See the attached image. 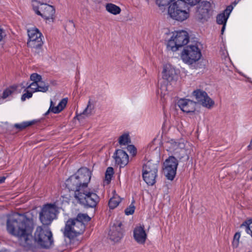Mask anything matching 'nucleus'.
<instances>
[{
    "label": "nucleus",
    "mask_w": 252,
    "mask_h": 252,
    "mask_svg": "<svg viewBox=\"0 0 252 252\" xmlns=\"http://www.w3.org/2000/svg\"><path fill=\"white\" fill-rule=\"evenodd\" d=\"M6 226L8 232L18 238L19 245L28 250L39 247L47 249L53 243L52 232L45 226L37 227L33 237V220L24 215L16 214L10 217Z\"/></svg>",
    "instance_id": "obj_1"
},
{
    "label": "nucleus",
    "mask_w": 252,
    "mask_h": 252,
    "mask_svg": "<svg viewBox=\"0 0 252 252\" xmlns=\"http://www.w3.org/2000/svg\"><path fill=\"white\" fill-rule=\"evenodd\" d=\"M85 229V225L75 219L68 220L65 224L63 234L65 237L69 239H73L82 234Z\"/></svg>",
    "instance_id": "obj_2"
},
{
    "label": "nucleus",
    "mask_w": 252,
    "mask_h": 252,
    "mask_svg": "<svg viewBox=\"0 0 252 252\" xmlns=\"http://www.w3.org/2000/svg\"><path fill=\"white\" fill-rule=\"evenodd\" d=\"M32 8L35 13L41 16L45 20H52L53 22L55 19V9L54 6L46 3L40 2L37 0H32Z\"/></svg>",
    "instance_id": "obj_3"
},
{
    "label": "nucleus",
    "mask_w": 252,
    "mask_h": 252,
    "mask_svg": "<svg viewBox=\"0 0 252 252\" xmlns=\"http://www.w3.org/2000/svg\"><path fill=\"white\" fill-rule=\"evenodd\" d=\"M58 213V207L55 203L45 204L39 213L40 220L44 225H48L56 218Z\"/></svg>",
    "instance_id": "obj_4"
},
{
    "label": "nucleus",
    "mask_w": 252,
    "mask_h": 252,
    "mask_svg": "<svg viewBox=\"0 0 252 252\" xmlns=\"http://www.w3.org/2000/svg\"><path fill=\"white\" fill-rule=\"evenodd\" d=\"M184 6V1L181 0H177L173 2L168 7V13L170 16L178 21L182 22L186 20L189 17V13L183 9Z\"/></svg>",
    "instance_id": "obj_5"
},
{
    "label": "nucleus",
    "mask_w": 252,
    "mask_h": 252,
    "mask_svg": "<svg viewBox=\"0 0 252 252\" xmlns=\"http://www.w3.org/2000/svg\"><path fill=\"white\" fill-rule=\"evenodd\" d=\"M201 57L200 50L197 44L189 45L184 48L181 54V58L186 63L191 64L198 61Z\"/></svg>",
    "instance_id": "obj_6"
},
{
    "label": "nucleus",
    "mask_w": 252,
    "mask_h": 252,
    "mask_svg": "<svg viewBox=\"0 0 252 252\" xmlns=\"http://www.w3.org/2000/svg\"><path fill=\"white\" fill-rule=\"evenodd\" d=\"M158 165L151 160H149L143 166V178L145 182L149 185L153 186L156 183L157 176Z\"/></svg>",
    "instance_id": "obj_7"
},
{
    "label": "nucleus",
    "mask_w": 252,
    "mask_h": 252,
    "mask_svg": "<svg viewBox=\"0 0 252 252\" xmlns=\"http://www.w3.org/2000/svg\"><path fill=\"white\" fill-rule=\"evenodd\" d=\"M28 32L29 38L27 42L28 46L31 48L35 53L39 54L41 51L43 44L41 38L42 33L36 28L29 30Z\"/></svg>",
    "instance_id": "obj_8"
},
{
    "label": "nucleus",
    "mask_w": 252,
    "mask_h": 252,
    "mask_svg": "<svg viewBox=\"0 0 252 252\" xmlns=\"http://www.w3.org/2000/svg\"><path fill=\"white\" fill-rule=\"evenodd\" d=\"M76 199L79 203L89 207H95L99 201V197L95 193L88 190L87 188L84 189L80 194L77 193Z\"/></svg>",
    "instance_id": "obj_9"
},
{
    "label": "nucleus",
    "mask_w": 252,
    "mask_h": 252,
    "mask_svg": "<svg viewBox=\"0 0 252 252\" xmlns=\"http://www.w3.org/2000/svg\"><path fill=\"white\" fill-rule=\"evenodd\" d=\"M178 160L173 156H170L164 162L163 173L167 179L173 180L176 175Z\"/></svg>",
    "instance_id": "obj_10"
},
{
    "label": "nucleus",
    "mask_w": 252,
    "mask_h": 252,
    "mask_svg": "<svg viewBox=\"0 0 252 252\" xmlns=\"http://www.w3.org/2000/svg\"><path fill=\"white\" fill-rule=\"evenodd\" d=\"M211 4L209 1H203L199 4L195 14L198 21L204 23L209 18L211 10Z\"/></svg>",
    "instance_id": "obj_11"
},
{
    "label": "nucleus",
    "mask_w": 252,
    "mask_h": 252,
    "mask_svg": "<svg viewBox=\"0 0 252 252\" xmlns=\"http://www.w3.org/2000/svg\"><path fill=\"white\" fill-rule=\"evenodd\" d=\"M192 95L197 100L196 103L201 104L203 106L211 108L214 105V101L211 99L204 91L196 90L193 92Z\"/></svg>",
    "instance_id": "obj_12"
},
{
    "label": "nucleus",
    "mask_w": 252,
    "mask_h": 252,
    "mask_svg": "<svg viewBox=\"0 0 252 252\" xmlns=\"http://www.w3.org/2000/svg\"><path fill=\"white\" fill-rule=\"evenodd\" d=\"M122 226V222L116 220L110 226L108 235L111 241L118 242L122 239L123 236V230Z\"/></svg>",
    "instance_id": "obj_13"
},
{
    "label": "nucleus",
    "mask_w": 252,
    "mask_h": 252,
    "mask_svg": "<svg viewBox=\"0 0 252 252\" xmlns=\"http://www.w3.org/2000/svg\"><path fill=\"white\" fill-rule=\"evenodd\" d=\"M66 187L69 190L74 191V197L76 198L77 196V193L80 194L81 192L84 190V188L79 182L77 177L74 175L71 176L65 182Z\"/></svg>",
    "instance_id": "obj_14"
},
{
    "label": "nucleus",
    "mask_w": 252,
    "mask_h": 252,
    "mask_svg": "<svg viewBox=\"0 0 252 252\" xmlns=\"http://www.w3.org/2000/svg\"><path fill=\"white\" fill-rule=\"evenodd\" d=\"M74 175L84 189H86L91 178V173L89 169L86 167L80 168Z\"/></svg>",
    "instance_id": "obj_15"
},
{
    "label": "nucleus",
    "mask_w": 252,
    "mask_h": 252,
    "mask_svg": "<svg viewBox=\"0 0 252 252\" xmlns=\"http://www.w3.org/2000/svg\"><path fill=\"white\" fill-rule=\"evenodd\" d=\"M196 102L188 99H181L178 102V105L184 112L193 113L195 110Z\"/></svg>",
    "instance_id": "obj_16"
},
{
    "label": "nucleus",
    "mask_w": 252,
    "mask_h": 252,
    "mask_svg": "<svg viewBox=\"0 0 252 252\" xmlns=\"http://www.w3.org/2000/svg\"><path fill=\"white\" fill-rule=\"evenodd\" d=\"M162 74V78L169 82L175 81L177 77L175 68L169 64L164 65Z\"/></svg>",
    "instance_id": "obj_17"
},
{
    "label": "nucleus",
    "mask_w": 252,
    "mask_h": 252,
    "mask_svg": "<svg viewBox=\"0 0 252 252\" xmlns=\"http://www.w3.org/2000/svg\"><path fill=\"white\" fill-rule=\"evenodd\" d=\"M172 144L173 148L175 150H177L175 154L179 159V160L187 162L189 159V156L187 154L186 150L184 149V144L183 143L173 142L172 143Z\"/></svg>",
    "instance_id": "obj_18"
},
{
    "label": "nucleus",
    "mask_w": 252,
    "mask_h": 252,
    "mask_svg": "<svg viewBox=\"0 0 252 252\" xmlns=\"http://www.w3.org/2000/svg\"><path fill=\"white\" fill-rule=\"evenodd\" d=\"M173 36H174L176 41L177 45L179 47L186 45L189 42V37L188 33L185 31L176 32L173 33Z\"/></svg>",
    "instance_id": "obj_19"
},
{
    "label": "nucleus",
    "mask_w": 252,
    "mask_h": 252,
    "mask_svg": "<svg viewBox=\"0 0 252 252\" xmlns=\"http://www.w3.org/2000/svg\"><path fill=\"white\" fill-rule=\"evenodd\" d=\"M133 236L139 244H144L147 239V234L144 230V225L137 226L133 231Z\"/></svg>",
    "instance_id": "obj_20"
},
{
    "label": "nucleus",
    "mask_w": 252,
    "mask_h": 252,
    "mask_svg": "<svg viewBox=\"0 0 252 252\" xmlns=\"http://www.w3.org/2000/svg\"><path fill=\"white\" fill-rule=\"evenodd\" d=\"M114 158L116 163L120 165L121 166L126 165L128 162V156L126 152L122 150L116 151Z\"/></svg>",
    "instance_id": "obj_21"
},
{
    "label": "nucleus",
    "mask_w": 252,
    "mask_h": 252,
    "mask_svg": "<svg viewBox=\"0 0 252 252\" xmlns=\"http://www.w3.org/2000/svg\"><path fill=\"white\" fill-rule=\"evenodd\" d=\"M233 8V6L230 5L226 7L222 13L218 15L217 17V23L220 25L226 24L227 20Z\"/></svg>",
    "instance_id": "obj_22"
},
{
    "label": "nucleus",
    "mask_w": 252,
    "mask_h": 252,
    "mask_svg": "<svg viewBox=\"0 0 252 252\" xmlns=\"http://www.w3.org/2000/svg\"><path fill=\"white\" fill-rule=\"evenodd\" d=\"M94 108V104L90 99L88 101V104L86 108L84 111L80 113L79 114L77 113L76 116L75 118H77L78 120H80L82 118H84L83 115H85L87 117L90 116L92 114V111Z\"/></svg>",
    "instance_id": "obj_23"
},
{
    "label": "nucleus",
    "mask_w": 252,
    "mask_h": 252,
    "mask_svg": "<svg viewBox=\"0 0 252 252\" xmlns=\"http://www.w3.org/2000/svg\"><path fill=\"white\" fill-rule=\"evenodd\" d=\"M121 201V198L117 195H114L111 198L109 201V207L110 209H113L115 208Z\"/></svg>",
    "instance_id": "obj_24"
},
{
    "label": "nucleus",
    "mask_w": 252,
    "mask_h": 252,
    "mask_svg": "<svg viewBox=\"0 0 252 252\" xmlns=\"http://www.w3.org/2000/svg\"><path fill=\"white\" fill-rule=\"evenodd\" d=\"M106 9L109 12L114 15L119 14L121 11V8L119 6L112 3L107 4Z\"/></svg>",
    "instance_id": "obj_25"
},
{
    "label": "nucleus",
    "mask_w": 252,
    "mask_h": 252,
    "mask_svg": "<svg viewBox=\"0 0 252 252\" xmlns=\"http://www.w3.org/2000/svg\"><path fill=\"white\" fill-rule=\"evenodd\" d=\"M179 48L177 45L176 41L173 35L171 37L170 39L168 40L167 44V48L168 50H170L173 52L176 51Z\"/></svg>",
    "instance_id": "obj_26"
},
{
    "label": "nucleus",
    "mask_w": 252,
    "mask_h": 252,
    "mask_svg": "<svg viewBox=\"0 0 252 252\" xmlns=\"http://www.w3.org/2000/svg\"><path fill=\"white\" fill-rule=\"evenodd\" d=\"M35 122V121H32L30 122H23L21 124H16L14 125V127L20 130H23L27 127L34 124Z\"/></svg>",
    "instance_id": "obj_27"
},
{
    "label": "nucleus",
    "mask_w": 252,
    "mask_h": 252,
    "mask_svg": "<svg viewBox=\"0 0 252 252\" xmlns=\"http://www.w3.org/2000/svg\"><path fill=\"white\" fill-rule=\"evenodd\" d=\"M38 90H37V91H38V92L45 93L48 91L49 85L48 83H46L41 80L40 81L38 82Z\"/></svg>",
    "instance_id": "obj_28"
},
{
    "label": "nucleus",
    "mask_w": 252,
    "mask_h": 252,
    "mask_svg": "<svg viewBox=\"0 0 252 252\" xmlns=\"http://www.w3.org/2000/svg\"><path fill=\"white\" fill-rule=\"evenodd\" d=\"M114 174V169L111 167H109L107 168L105 172V181L107 182V184H108L111 180V178Z\"/></svg>",
    "instance_id": "obj_29"
},
{
    "label": "nucleus",
    "mask_w": 252,
    "mask_h": 252,
    "mask_svg": "<svg viewBox=\"0 0 252 252\" xmlns=\"http://www.w3.org/2000/svg\"><path fill=\"white\" fill-rule=\"evenodd\" d=\"M119 143L120 145H126L130 143V140L129 135L127 134H124L121 135L119 139Z\"/></svg>",
    "instance_id": "obj_30"
},
{
    "label": "nucleus",
    "mask_w": 252,
    "mask_h": 252,
    "mask_svg": "<svg viewBox=\"0 0 252 252\" xmlns=\"http://www.w3.org/2000/svg\"><path fill=\"white\" fill-rule=\"evenodd\" d=\"M177 0H157L156 3L159 7L166 6L170 5Z\"/></svg>",
    "instance_id": "obj_31"
},
{
    "label": "nucleus",
    "mask_w": 252,
    "mask_h": 252,
    "mask_svg": "<svg viewBox=\"0 0 252 252\" xmlns=\"http://www.w3.org/2000/svg\"><path fill=\"white\" fill-rule=\"evenodd\" d=\"M75 219L85 223V222H88L91 218L87 214H79L77 215Z\"/></svg>",
    "instance_id": "obj_32"
},
{
    "label": "nucleus",
    "mask_w": 252,
    "mask_h": 252,
    "mask_svg": "<svg viewBox=\"0 0 252 252\" xmlns=\"http://www.w3.org/2000/svg\"><path fill=\"white\" fill-rule=\"evenodd\" d=\"M17 88V86H12L10 88H9L6 89L3 93L2 98L3 99L7 97L9 95H10L13 92L16 91Z\"/></svg>",
    "instance_id": "obj_33"
},
{
    "label": "nucleus",
    "mask_w": 252,
    "mask_h": 252,
    "mask_svg": "<svg viewBox=\"0 0 252 252\" xmlns=\"http://www.w3.org/2000/svg\"><path fill=\"white\" fill-rule=\"evenodd\" d=\"M240 238V232H236L234 236L233 241L232 242V246L234 248H236L238 247Z\"/></svg>",
    "instance_id": "obj_34"
},
{
    "label": "nucleus",
    "mask_w": 252,
    "mask_h": 252,
    "mask_svg": "<svg viewBox=\"0 0 252 252\" xmlns=\"http://www.w3.org/2000/svg\"><path fill=\"white\" fill-rule=\"evenodd\" d=\"M30 79L33 81V82H36V83H38L42 80V77L37 73H34L31 75Z\"/></svg>",
    "instance_id": "obj_35"
},
{
    "label": "nucleus",
    "mask_w": 252,
    "mask_h": 252,
    "mask_svg": "<svg viewBox=\"0 0 252 252\" xmlns=\"http://www.w3.org/2000/svg\"><path fill=\"white\" fill-rule=\"evenodd\" d=\"M133 201L131 204L126 209L125 213L126 215H132L134 213L135 210V206L133 205Z\"/></svg>",
    "instance_id": "obj_36"
},
{
    "label": "nucleus",
    "mask_w": 252,
    "mask_h": 252,
    "mask_svg": "<svg viewBox=\"0 0 252 252\" xmlns=\"http://www.w3.org/2000/svg\"><path fill=\"white\" fill-rule=\"evenodd\" d=\"M29 88L33 90V92H38V91H37V90H38V83L36 82L32 83L27 88V89Z\"/></svg>",
    "instance_id": "obj_37"
},
{
    "label": "nucleus",
    "mask_w": 252,
    "mask_h": 252,
    "mask_svg": "<svg viewBox=\"0 0 252 252\" xmlns=\"http://www.w3.org/2000/svg\"><path fill=\"white\" fill-rule=\"evenodd\" d=\"M49 110H51V112L57 114L60 113L63 110V107L60 108V107L58 105L57 106H54V107L49 108Z\"/></svg>",
    "instance_id": "obj_38"
},
{
    "label": "nucleus",
    "mask_w": 252,
    "mask_h": 252,
    "mask_svg": "<svg viewBox=\"0 0 252 252\" xmlns=\"http://www.w3.org/2000/svg\"><path fill=\"white\" fill-rule=\"evenodd\" d=\"M26 91V93L24 94L21 97V99L22 101H25L27 98H29L32 97V93L30 92L29 91L25 90Z\"/></svg>",
    "instance_id": "obj_39"
},
{
    "label": "nucleus",
    "mask_w": 252,
    "mask_h": 252,
    "mask_svg": "<svg viewBox=\"0 0 252 252\" xmlns=\"http://www.w3.org/2000/svg\"><path fill=\"white\" fill-rule=\"evenodd\" d=\"M128 151L133 155H135L136 154V150L133 145H128L127 147Z\"/></svg>",
    "instance_id": "obj_40"
},
{
    "label": "nucleus",
    "mask_w": 252,
    "mask_h": 252,
    "mask_svg": "<svg viewBox=\"0 0 252 252\" xmlns=\"http://www.w3.org/2000/svg\"><path fill=\"white\" fill-rule=\"evenodd\" d=\"M67 102V100L66 98H63V99L61 102L59 103L58 105L60 107V108L63 107V110L64 109V108L65 107L66 104Z\"/></svg>",
    "instance_id": "obj_41"
},
{
    "label": "nucleus",
    "mask_w": 252,
    "mask_h": 252,
    "mask_svg": "<svg viewBox=\"0 0 252 252\" xmlns=\"http://www.w3.org/2000/svg\"><path fill=\"white\" fill-rule=\"evenodd\" d=\"M6 34L4 31L0 28V41H2V40L5 37Z\"/></svg>",
    "instance_id": "obj_42"
},
{
    "label": "nucleus",
    "mask_w": 252,
    "mask_h": 252,
    "mask_svg": "<svg viewBox=\"0 0 252 252\" xmlns=\"http://www.w3.org/2000/svg\"><path fill=\"white\" fill-rule=\"evenodd\" d=\"M5 180V177L4 176L0 177V183L4 182Z\"/></svg>",
    "instance_id": "obj_43"
},
{
    "label": "nucleus",
    "mask_w": 252,
    "mask_h": 252,
    "mask_svg": "<svg viewBox=\"0 0 252 252\" xmlns=\"http://www.w3.org/2000/svg\"><path fill=\"white\" fill-rule=\"evenodd\" d=\"M225 25L226 24H222L223 26H222V29L221 30V34L223 33V32H224V31L225 30Z\"/></svg>",
    "instance_id": "obj_44"
},
{
    "label": "nucleus",
    "mask_w": 252,
    "mask_h": 252,
    "mask_svg": "<svg viewBox=\"0 0 252 252\" xmlns=\"http://www.w3.org/2000/svg\"><path fill=\"white\" fill-rule=\"evenodd\" d=\"M249 150H252V139L251 140L250 145L248 146Z\"/></svg>",
    "instance_id": "obj_45"
},
{
    "label": "nucleus",
    "mask_w": 252,
    "mask_h": 252,
    "mask_svg": "<svg viewBox=\"0 0 252 252\" xmlns=\"http://www.w3.org/2000/svg\"><path fill=\"white\" fill-rule=\"evenodd\" d=\"M54 103L53 102L52 100H51L50 101V108H52V107H54Z\"/></svg>",
    "instance_id": "obj_46"
},
{
    "label": "nucleus",
    "mask_w": 252,
    "mask_h": 252,
    "mask_svg": "<svg viewBox=\"0 0 252 252\" xmlns=\"http://www.w3.org/2000/svg\"><path fill=\"white\" fill-rule=\"evenodd\" d=\"M51 111V110H49V109L48 110V111L45 113V115H47L48 114H49V112Z\"/></svg>",
    "instance_id": "obj_47"
}]
</instances>
